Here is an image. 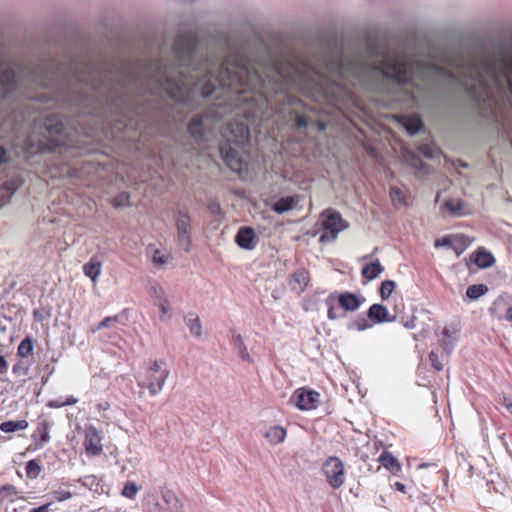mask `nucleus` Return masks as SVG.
Segmentation results:
<instances>
[{"mask_svg": "<svg viewBox=\"0 0 512 512\" xmlns=\"http://www.w3.org/2000/svg\"><path fill=\"white\" fill-rule=\"evenodd\" d=\"M9 160L6 148L4 146H0V165L8 163Z\"/></svg>", "mask_w": 512, "mask_h": 512, "instance_id": "5fc2aeb1", "label": "nucleus"}, {"mask_svg": "<svg viewBox=\"0 0 512 512\" xmlns=\"http://www.w3.org/2000/svg\"><path fill=\"white\" fill-rule=\"evenodd\" d=\"M463 235H446L442 237L441 239H437L435 241V247H447L452 248L457 255H460L465 247L458 248L456 246H453V239H463Z\"/></svg>", "mask_w": 512, "mask_h": 512, "instance_id": "c85d7f7f", "label": "nucleus"}, {"mask_svg": "<svg viewBox=\"0 0 512 512\" xmlns=\"http://www.w3.org/2000/svg\"><path fill=\"white\" fill-rule=\"evenodd\" d=\"M64 401H61L60 399H54V400H50L48 403H47V406L50 407V408H61V407H64L65 405L63 404Z\"/></svg>", "mask_w": 512, "mask_h": 512, "instance_id": "bf43d9fd", "label": "nucleus"}, {"mask_svg": "<svg viewBox=\"0 0 512 512\" xmlns=\"http://www.w3.org/2000/svg\"><path fill=\"white\" fill-rule=\"evenodd\" d=\"M112 205L115 208H122L130 206V194L126 191L118 193L112 200Z\"/></svg>", "mask_w": 512, "mask_h": 512, "instance_id": "c9c22d12", "label": "nucleus"}, {"mask_svg": "<svg viewBox=\"0 0 512 512\" xmlns=\"http://www.w3.org/2000/svg\"><path fill=\"white\" fill-rule=\"evenodd\" d=\"M29 426L28 421L21 420H7L0 424V430L4 433H14L16 431L25 430Z\"/></svg>", "mask_w": 512, "mask_h": 512, "instance_id": "bb28decb", "label": "nucleus"}, {"mask_svg": "<svg viewBox=\"0 0 512 512\" xmlns=\"http://www.w3.org/2000/svg\"><path fill=\"white\" fill-rule=\"evenodd\" d=\"M468 260L480 269H486L494 265V255L484 247H478L469 255Z\"/></svg>", "mask_w": 512, "mask_h": 512, "instance_id": "f8f14e48", "label": "nucleus"}, {"mask_svg": "<svg viewBox=\"0 0 512 512\" xmlns=\"http://www.w3.org/2000/svg\"><path fill=\"white\" fill-rule=\"evenodd\" d=\"M149 512H168V509H166L163 504L156 501L149 503Z\"/></svg>", "mask_w": 512, "mask_h": 512, "instance_id": "603ef678", "label": "nucleus"}, {"mask_svg": "<svg viewBox=\"0 0 512 512\" xmlns=\"http://www.w3.org/2000/svg\"><path fill=\"white\" fill-rule=\"evenodd\" d=\"M503 320H506V321L512 323V302L509 303L507 309L505 310Z\"/></svg>", "mask_w": 512, "mask_h": 512, "instance_id": "052dcab7", "label": "nucleus"}, {"mask_svg": "<svg viewBox=\"0 0 512 512\" xmlns=\"http://www.w3.org/2000/svg\"><path fill=\"white\" fill-rule=\"evenodd\" d=\"M232 345L233 347L238 351L239 357L243 361H251V357L249 355V352L247 350V347L243 341V338L241 335H234L232 338Z\"/></svg>", "mask_w": 512, "mask_h": 512, "instance_id": "7c9ffc66", "label": "nucleus"}, {"mask_svg": "<svg viewBox=\"0 0 512 512\" xmlns=\"http://www.w3.org/2000/svg\"><path fill=\"white\" fill-rule=\"evenodd\" d=\"M20 82L49 90L63 108H79L103 118L117 133L151 128L167 117V49L143 60L95 52L89 46L44 56L28 65L0 55V98Z\"/></svg>", "mask_w": 512, "mask_h": 512, "instance_id": "f257e3e1", "label": "nucleus"}, {"mask_svg": "<svg viewBox=\"0 0 512 512\" xmlns=\"http://www.w3.org/2000/svg\"><path fill=\"white\" fill-rule=\"evenodd\" d=\"M118 316H108L105 317L99 324L97 329L100 330L102 328H108L112 322H116Z\"/></svg>", "mask_w": 512, "mask_h": 512, "instance_id": "3c124183", "label": "nucleus"}, {"mask_svg": "<svg viewBox=\"0 0 512 512\" xmlns=\"http://www.w3.org/2000/svg\"><path fill=\"white\" fill-rule=\"evenodd\" d=\"M402 323L406 329H414L416 327V317L412 316L410 319L403 321Z\"/></svg>", "mask_w": 512, "mask_h": 512, "instance_id": "6e6d98bb", "label": "nucleus"}, {"mask_svg": "<svg viewBox=\"0 0 512 512\" xmlns=\"http://www.w3.org/2000/svg\"><path fill=\"white\" fill-rule=\"evenodd\" d=\"M34 340L31 336H26L18 345L17 355L26 358L33 353Z\"/></svg>", "mask_w": 512, "mask_h": 512, "instance_id": "2f4dec72", "label": "nucleus"}, {"mask_svg": "<svg viewBox=\"0 0 512 512\" xmlns=\"http://www.w3.org/2000/svg\"><path fill=\"white\" fill-rule=\"evenodd\" d=\"M16 494H17V489H16V487L14 485L6 484V485L0 486V498H1V500L5 499V498L13 497Z\"/></svg>", "mask_w": 512, "mask_h": 512, "instance_id": "79ce46f5", "label": "nucleus"}, {"mask_svg": "<svg viewBox=\"0 0 512 512\" xmlns=\"http://www.w3.org/2000/svg\"><path fill=\"white\" fill-rule=\"evenodd\" d=\"M219 142L220 156L225 165L241 176L248 171L247 163L242 157L244 146L250 142L249 126L244 122L232 121L222 132Z\"/></svg>", "mask_w": 512, "mask_h": 512, "instance_id": "f03ea898", "label": "nucleus"}, {"mask_svg": "<svg viewBox=\"0 0 512 512\" xmlns=\"http://www.w3.org/2000/svg\"><path fill=\"white\" fill-rule=\"evenodd\" d=\"M43 369L46 371V375L48 376H51L55 372V366L49 363H47Z\"/></svg>", "mask_w": 512, "mask_h": 512, "instance_id": "0e129e2a", "label": "nucleus"}, {"mask_svg": "<svg viewBox=\"0 0 512 512\" xmlns=\"http://www.w3.org/2000/svg\"><path fill=\"white\" fill-rule=\"evenodd\" d=\"M77 402H78V399H77V398H75V397H73V396H70V397H68V398L63 402V404H64L65 406H71V405L76 404Z\"/></svg>", "mask_w": 512, "mask_h": 512, "instance_id": "338daca9", "label": "nucleus"}, {"mask_svg": "<svg viewBox=\"0 0 512 512\" xmlns=\"http://www.w3.org/2000/svg\"><path fill=\"white\" fill-rule=\"evenodd\" d=\"M185 322H186V325L189 328L190 333L194 337H196V338L201 337V335H202V324H201L200 318L197 315H195L193 313H189L185 317Z\"/></svg>", "mask_w": 512, "mask_h": 512, "instance_id": "cd10ccee", "label": "nucleus"}, {"mask_svg": "<svg viewBox=\"0 0 512 512\" xmlns=\"http://www.w3.org/2000/svg\"><path fill=\"white\" fill-rule=\"evenodd\" d=\"M177 240L179 246L190 252L192 247V226L191 217L187 209H179L176 218Z\"/></svg>", "mask_w": 512, "mask_h": 512, "instance_id": "39448f33", "label": "nucleus"}, {"mask_svg": "<svg viewBox=\"0 0 512 512\" xmlns=\"http://www.w3.org/2000/svg\"><path fill=\"white\" fill-rule=\"evenodd\" d=\"M209 209L212 214L217 215L221 213V207L218 203H211L209 205Z\"/></svg>", "mask_w": 512, "mask_h": 512, "instance_id": "e2e57ef3", "label": "nucleus"}, {"mask_svg": "<svg viewBox=\"0 0 512 512\" xmlns=\"http://www.w3.org/2000/svg\"><path fill=\"white\" fill-rule=\"evenodd\" d=\"M159 254V251L157 250L155 255L153 256V262L157 265H163L166 263V259H165V256L163 255H158Z\"/></svg>", "mask_w": 512, "mask_h": 512, "instance_id": "13d9d810", "label": "nucleus"}, {"mask_svg": "<svg viewBox=\"0 0 512 512\" xmlns=\"http://www.w3.org/2000/svg\"><path fill=\"white\" fill-rule=\"evenodd\" d=\"M510 302H512L511 295H499L489 307V314L491 315V317L496 318L498 320H503L505 310L507 309Z\"/></svg>", "mask_w": 512, "mask_h": 512, "instance_id": "2eb2a0df", "label": "nucleus"}, {"mask_svg": "<svg viewBox=\"0 0 512 512\" xmlns=\"http://www.w3.org/2000/svg\"><path fill=\"white\" fill-rule=\"evenodd\" d=\"M383 271L384 267L379 260L364 265L361 270L362 283L365 285L367 282L376 279Z\"/></svg>", "mask_w": 512, "mask_h": 512, "instance_id": "6ab92c4d", "label": "nucleus"}, {"mask_svg": "<svg viewBox=\"0 0 512 512\" xmlns=\"http://www.w3.org/2000/svg\"><path fill=\"white\" fill-rule=\"evenodd\" d=\"M503 405L506 407L507 411L512 415V401L508 398H504Z\"/></svg>", "mask_w": 512, "mask_h": 512, "instance_id": "774afa93", "label": "nucleus"}, {"mask_svg": "<svg viewBox=\"0 0 512 512\" xmlns=\"http://www.w3.org/2000/svg\"><path fill=\"white\" fill-rule=\"evenodd\" d=\"M421 154L426 157L427 159H434L435 158V152L432 147L429 145H422L419 148Z\"/></svg>", "mask_w": 512, "mask_h": 512, "instance_id": "8fccbe9b", "label": "nucleus"}, {"mask_svg": "<svg viewBox=\"0 0 512 512\" xmlns=\"http://www.w3.org/2000/svg\"><path fill=\"white\" fill-rule=\"evenodd\" d=\"M396 288V282L393 281V280H384L381 282L380 284V287H379V296L381 298L382 301H386L390 298V296L392 295L393 291L395 290Z\"/></svg>", "mask_w": 512, "mask_h": 512, "instance_id": "473e14b6", "label": "nucleus"}, {"mask_svg": "<svg viewBox=\"0 0 512 512\" xmlns=\"http://www.w3.org/2000/svg\"><path fill=\"white\" fill-rule=\"evenodd\" d=\"M336 300L344 312H356L366 301L365 297L354 292L345 291L336 293Z\"/></svg>", "mask_w": 512, "mask_h": 512, "instance_id": "6e6552de", "label": "nucleus"}, {"mask_svg": "<svg viewBox=\"0 0 512 512\" xmlns=\"http://www.w3.org/2000/svg\"><path fill=\"white\" fill-rule=\"evenodd\" d=\"M138 490L139 488L134 482L127 481L124 484L121 494L126 498L133 499L136 496Z\"/></svg>", "mask_w": 512, "mask_h": 512, "instance_id": "4c0bfd02", "label": "nucleus"}, {"mask_svg": "<svg viewBox=\"0 0 512 512\" xmlns=\"http://www.w3.org/2000/svg\"><path fill=\"white\" fill-rule=\"evenodd\" d=\"M458 332L459 331L455 328L451 330L447 327H445L441 332L442 338L440 339V345L442 346L447 356L453 352L457 344Z\"/></svg>", "mask_w": 512, "mask_h": 512, "instance_id": "f3484780", "label": "nucleus"}, {"mask_svg": "<svg viewBox=\"0 0 512 512\" xmlns=\"http://www.w3.org/2000/svg\"><path fill=\"white\" fill-rule=\"evenodd\" d=\"M68 145L67 126L55 115L45 119L43 138L31 134L24 139V150L31 154L50 152Z\"/></svg>", "mask_w": 512, "mask_h": 512, "instance_id": "7ed1b4c3", "label": "nucleus"}, {"mask_svg": "<svg viewBox=\"0 0 512 512\" xmlns=\"http://www.w3.org/2000/svg\"><path fill=\"white\" fill-rule=\"evenodd\" d=\"M162 500L164 502L163 505L168 509V512H182L183 504L173 491H163Z\"/></svg>", "mask_w": 512, "mask_h": 512, "instance_id": "412c9836", "label": "nucleus"}, {"mask_svg": "<svg viewBox=\"0 0 512 512\" xmlns=\"http://www.w3.org/2000/svg\"><path fill=\"white\" fill-rule=\"evenodd\" d=\"M30 367L25 365L22 361L13 365L12 372L16 376H27L29 374Z\"/></svg>", "mask_w": 512, "mask_h": 512, "instance_id": "37998d69", "label": "nucleus"}, {"mask_svg": "<svg viewBox=\"0 0 512 512\" xmlns=\"http://www.w3.org/2000/svg\"><path fill=\"white\" fill-rule=\"evenodd\" d=\"M443 206L454 217H464L469 214V212L464 209V202L461 199H448L444 202Z\"/></svg>", "mask_w": 512, "mask_h": 512, "instance_id": "393cba45", "label": "nucleus"}, {"mask_svg": "<svg viewBox=\"0 0 512 512\" xmlns=\"http://www.w3.org/2000/svg\"><path fill=\"white\" fill-rule=\"evenodd\" d=\"M8 371V362L5 356H0V374H5Z\"/></svg>", "mask_w": 512, "mask_h": 512, "instance_id": "4d7b16f0", "label": "nucleus"}, {"mask_svg": "<svg viewBox=\"0 0 512 512\" xmlns=\"http://www.w3.org/2000/svg\"><path fill=\"white\" fill-rule=\"evenodd\" d=\"M309 118L306 115L297 114L295 118V125L298 129H304L309 126Z\"/></svg>", "mask_w": 512, "mask_h": 512, "instance_id": "a18cd8bd", "label": "nucleus"}, {"mask_svg": "<svg viewBox=\"0 0 512 512\" xmlns=\"http://www.w3.org/2000/svg\"><path fill=\"white\" fill-rule=\"evenodd\" d=\"M300 196H285L278 199L272 206V210L277 214H284L292 210L299 202Z\"/></svg>", "mask_w": 512, "mask_h": 512, "instance_id": "aec40b11", "label": "nucleus"}, {"mask_svg": "<svg viewBox=\"0 0 512 512\" xmlns=\"http://www.w3.org/2000/svg\"><path fill=\"white\" fill-rule=\"evenodd\" d=\"M41 470V466L36 459L29 460L25 465L26 475L30 479L37 478Z\"/></svg>", "mask_w": 512, "mask_h": 512, "instance_id": "f704fd0d", "label": "nucleus"}, {"mask_svg": "<svg viewBox=\"0 0 512 512\" xmlns=\"http://www.w3.org/2000/svg\"><path fill=\"white\" fill-rule=\"evenodd\" d=\"M157 306L160 310V312L162 313V315H166L169 313L170 311V303H169V300L168 298H165V299H160L159 302H157Z\"/></svg>", "mask_w": 512, "mask_h": 512, "instance_id": "09e8293b", "label": "nucleus"}, {"mask_svg": "<svg viewBox=\"0 0 512 512\" xmlns=\"http://www.w3.org/2000/svg\"><path fill=\"white\" fill-rule=\"evenodd\" d=\"M321 226L323 232L319 241L327 243L334 241L338 234L347 229L349 225L338 211L328 208L321 213Z\"/></svg>", "mask_w": 512, "mask_h": 512, "instance_id": "20e7f679", "label": "nucleus"}, {"mask_svg": "<svg viewBox=\"0 0 512 512\" xmlns=\"http://www.w3.org/2000/svg\"><path fill=\"white\" fill-rule=\"evenodd\" d=\"M1 187L9 193L10 198L20 188V182L16 179L6 180Z\"/></svg>", "mask_w": 512, "mask_h": 512, "instance_id": "a19ab883", "label": "nucleus"}, {"mask_svg": "<svg viewBox=\"0 0 512 512\" xmlns=\"http://www.w3.org/2000/svg\"><path fill=\"white\" fill-rule=\"evenodd\" d=\"M412 166H414L417 169H423L425 166V163L421 160L420 157H418L415 154H412Z\"/></svg>", "mask_w": 512, "mask_h": 512, "instance_id": "864d4df0", "label": "nucleus"}, {"mask_svg": "<svg viewBox=\"0 0 512 512\" xmlns=\"http://www.w3.org/2000/svg\"><path fill=\"white\" fill-rule=\"evenodd\" d=\"M264 437L271 444H279L285 440L286 430L281 426H272L264 434Z\"/></svg>", "mask_w": 512, "mask_h": 512, "instance_id": "a878e982", "label": "nucleus"}, {"mask_svg": "<svg viewBox=\"0 0 512 512\" xmlns=\"http://www.w3.org/2000/svg\"><path fill=\"white\" fill-rule=\"evenodd\" d=\"M390 198L394 205H406L402 190L396 186L390 188Z\"/></svg>", "mask_w": 512, "mask_h": 512, "instance_id": "e433bc0d", "label": "nucleus"}, {"mask_svg": "<svg viewBox=\"0 0 512 512\" xmlns=\"http://www.w3.org/2000/svg\"><path fill=\"white\" fill-rule=\"evenodd\" d=\"M169 376V372L150 373L148 376V384L138 382V386L147 387L151 396L159 394L165 384L166 379Z\"/></svg>", "mask_w": 512, "mask_h": 512, "instance_id": "4468645a", "label": "nucleus"}, {"mask_svg": "<svg viewBox=\"0 0 512 512\" xmlns=\"http://www.w3.org/2000/svg\"><path fill=\"white\" fill-rule=\"evenodd\" d=\"M49 428L50 424L47 420H42L38 423L36 430L31 436L36 443L35 449L42 448L50 441Z\"/></svg>", "mask_w": 512, "mask_h": 512, "instance_id": "a211bd4d", "label": "nucleus"}, {"mask_svg": "<svg viewBox=\"0 0 512 512\" xmlns=\"http://www.w3.org/2000/svg\"><path fill=\"white\" fill-rule=\"evenodd\" d=\"M320 394L309 388H299L294 391L291 401L301 411L313 410L318 407Z\"/></svg>", "mask_w": 512, "mask_h": 512, "instance_id": "0eeeda50", "label": "nucleus"}, {"mask_svg": "<svg viewBox=\"0 0 512 512\" xmlns=\"http://www.w3.org/2000/svg\"><path fill=\"white\" fill-rule=\"evenodd\" d=\"M84 446L89 455L98 456L102 453L101 437L93 425L85 428Z\"/></svg>", "mask_w": 512, "mask_h": 512, "instance_id": "9d476101", "label": "nucleus"}, {"mask_svg": "<svg viewBox=\"0 0 512 512\" xmlns=\"http://www.w3.org/2000/svg\"><path fill=\"white\" fill-rule=\"evenodd\" d=\"M309 280L310 278L307 270H305L304 268H300L294 271L293 274L291 275L289 286L291 290L300 294L306 290Z\"/></svg>", "mask_w": 512, "mask_h": 512, "instance_id": "dca6fc26", "label": "nucleus"}, {"mask_svg": "<svg viewBox=\"0 0 512 512\" xmlns=\"http://www.w3.org/2000/svg\"><path fill=\"white\" fill-rule=\"evenodd\" d=\"M488 291L489 288L486 284H473L466 289V297L471 301H475L484 296Z\"/></svg>", "mask_w": 512, "mask_h": 512, "instance_id": "c756f323", "label": "nucleus"}, {"mask_svg": "<svg viewBox=\"0 0 512 512\" xmlns=\"http://www.w3.org/2000/svg\"><path fill=\"white\" fill-rule=\"evenodd\" d=\"M73 493L67 490H55L50 493L51 499L58 502L66 501L73 497Z\"/></svg>", "mask_w": 512, "mask_h": 512, "instance_id": "ea45409f", "label": "nucleus"}, {"mask_svg": "<svg viewBox=\"0 0 512 512\" xmlns=\"http://www.w3.org/2000/svg\"><path fill=\"white\" fill-rule=\"evenodd\" d=\"M398 123L410 136H415L424 129L423 120L417 114L411 116H401L398 119Z\"/></svg>", "mask_w": 512, "mask_h": 512, "instance_id": "ddd939ff", "label": "nucleus"}, {"mask_svg": "<svg viewBox=\"0 0 512 512\" xmlns=\"http://www.w3.org/2000/svg\"><path fill=\"white\" fill-rule=\"evenodd\" d=\"M428 357H429V361H430L431 366L436 371H441L443 369V365H442L441 361L439 360L438 354L435 351H431L429 353Z\"/></svg>", "mask_w": 512, "mask_h": 512, "instance_id": "c03bdc74", "label": "nucleus"}, {"mask_svg": "<svg viewBox=\"0 0 512 512\" xmlns=\"http://www.w3.org/2000/svg\"><path fill=\"white\" fill-rule=\"evenodd\" d=\"M151 295L159 302V300L167 298L164 289L161 286H153L151 288Z\"/></svg>", "mask_w": 512, "mask_h": 512, "instance_id": "49530a36", "label": "nucleus"}, {"mask_svg": "<svg viewBox=\"0 0 512 512\" xmlns=\"http://www.w3.org/2000/svg\"><path fill=\"white\" fill-rule=\"evenodd\" d=\"M255 230L250 226H242L235 236V243L242 249L253 250L257 245Z\"/></svg>", "mask_w": 512, "mask_h": 512, "instance_id": "9b49d317", "label": "nucleus"}, {"mask_svg": "<svg viewBox=\"0 0 512 512\" xmlns=\"http://www.w3.org/2000/svg\"><path fill=\"white\" fill-rule=\"evenodd\" d=\"M51 317V309L42 307L38 309H34L33 318L35 322H42Z\"/></svg>", "mask_w": 512, "mask_h": 512, "instance_id": "58836bf2", "label": "nucleus"}, {"mask_svg": "<svg viewBox=\"0 0 512 512\" xmlns=\"http://www.w3.org/2000/svg\"><path fill=\"white\" fill-rule=\"evenodd\" d=\"M393 486L397 491L401 493H405L406 491V486L402 482H395Z\"/></svg>", "mask_w": 512, "mask_h": 512, "instance_id": "69168bd1", "label": "nucleus"}, {"mask_svg": "<svg viewBox=\"0 0 512 512\" xmlns=\"http://www.w3.org/2000/svg\"><path fill=\"white\" fill-rule=\"evenodd\" d=\"M379 462L394 475L401 471L399 460L388 451H383L379 456Z\"/></svg>", "mask_w": 512, "mask_h": 512, "instance_id": "4be33fe9", "label": "nucleus"}, {"mask_svg": "<svg viewBox=\"0 0 512 512\" xmlns=\"http://www.w3.org/2000/svg\"><path fill=\"white\" fill-rule=\"evenodd\" d=\"M165 364L164 360H155L150 367V373L169 372L167 369H163L162 366Z\"/></svg>", "mask_w": 512, "mask_h": 512, "instance_id": "de8ad7c7", "label": "nucleus"}, {"mask_svg": "<svg viewBox=\"0 0 512 512\" xmlns=\"http://www.w3.org/2000/svg\"><path fill=\"white\" fill-rule=\"evenodd\" d=\"M51 503L43 504L39 507L32 508L29 512H49Z\"/></svg>", "mask_w": 512, "mask_h": 512, "instance_id": "680f3d73", "label": "nucleus"}, {"mask_svg": "<svg viewBox=\"0 0 512 512\" xmlns=\"http://www.w3.org/2000/svg\"><path fill=\"white\" fill-rule=\"evenodd\" d=\"M335 301L336 292L329 294L328 297L325 299V305L327 306V317L330 320H337L338 318L345 316V313L342 315H338L336 313Z\"/></svg>", "mask_w": 512, "mask_h": 512, "instance_id": "72a5a7b5", "label": "nucleus"}, {"mask_svg": "<svg viewBox=\"0 0 512 512\" xmlns=\"http://www.w3.org/2000/svg\"><path fill=\"white\" fill-rule=\"evenodd\" d=\"M102 263L97 257L93 256L90 260L83 265V272L85 276L89 277L95 282L101 274Z\"/></svg>", "mask_w": 512, "mask_h": 512, "instance_id": "5701e85b", "label": "nucleus"}, {"mask_svg": "<svg viewBox=\"0 0 512 512\" xmlns=\"http://www.w3.org/2000/svg\"><path fill=\"white\" fill-rule=\"evenodd\" d=\"M373 327V323L370 322V320L367 318V315L364 316L363 314H359L354 319L350 320L346 328L348 331H365L367 329H370Z\"/></svg>", "mask_w": 512, "mask_h": 512, "instance_id": "b1692460", "label": "nucleus"}, {"mask_svg": "<svg viewBox=\"0 0 512 512\" xmlns=\"http://www.w3.org/2000/svg\"><path fill=\"white\" fill-rule=\"evenodd\" d=\"M367 318L374 325L383 324V323H391L396 320V316H391L388 308L380 303L372 304L367 312Z\"/></svg>", "mask_w": 512, "mask_h": 512, "instance_id": "1a4fd4ad", "label": "nucleus"}, {"mask_svg": "<svg viewBox=\"0 0 512 512\" xmlns=\"http://www.w3.org/2000/svg\"><path fill=\"white\" fill-rule=\"evenodd\" d=\"M322 470L332 488L338 489L343 485L345 479L344 465L338 457H329L323 463Z\"/></svg>", "mask_w": 512, "mask_h": 512, "instance_id": "423d86ee", "label": "nucleus"}]
</instances>
